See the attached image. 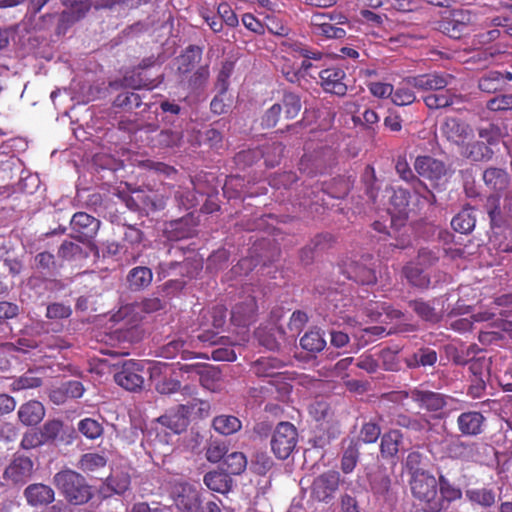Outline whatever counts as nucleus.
Instances as JSON below:
<instances>
[{"mask_svg": "<svg viewBox=\"0 0 512 512\" xmlns=\"http://www.w3.org/2000/svg\"><path fill=\"white\" fill-rule=\"evenodd\" d=\"M53 483L72 504H84L92 497L91 488L85 478L73 470L59 471L54 475Z\"/></svg>", "mask_w": 512, "mask_h": 512, "instance_id": "1", "label": "nucleus"}, {"mask_svg": "<svg viewBox=\"0 0 512 512\" xmlns=\"http://www.w3.org/2000/svg\"><path fill=\"white\" fill-rule=\"evenodd\" d=\"M413 497L424 504L426 512H435L438 480L429 472L411 476L409 481Z\"/></svg>", "mask_w": 512, "mask_h": 512, "instance_id": "2", "label": "nucleus"}, {"mask_svg": "<svg viewBox=\"0 0 512 512\" xmlns=\"http://www.w3.org/2000/svg\"><path fill=\"white\" fill-rule=\"evenodd\" d=\"M298 442L297 429L290 422H280L272 435L271 450L276 458L286 460L295 450Z\"/></svg>", "mask_w": 512, "mask_h": 512, "instance_id": "3", "label": "nucleus"}, {"mask_svg": "<svg viewBox=\"0 0 512 512\" xmlns=\"http://www.w3.org/2000/svg\"><path fill=\"white\" fill-rule=\"evenodd\" d=\"M414 169L420 177L429 180L434 188L444 189L448 176L445 162L431 156H418L414 161Z\"/></svg>", "mask_w": 512, "mask_h": 512, "instance_id": "4", "label": "nucleus"}, {"mask_svg": "<svg viewBox=\"0 0 512 512\" xmlns=\"http://www.w3.org/2000/svg\"><path fill=\"white\" fill-rule=\"evenodd\" d=\"M34 466L30 457L15 454L4 468L2 479L8 486H23L32 478Z\"/></svg>", "mask_w": 512, "mask_h": 512, "instance_id": "5", "label": "nucleus"}, {"mask_svg": "<svg viewBox=\"0 0 512 512\" xmlns=\"http://www.w3.org/2000/svg\"><path fill=\"white\" fill-rule=\"evenodd\" d=\"M341 475L337 471H327L317 476L311 487V496L313 499L329 503L336 491L339 489Z\"/></svg>", "mask_w": 512, "mask_h": 512, "instance_id": "6", "label": "nucleus"}, {"mask_svg": "<svg viewBox=\"0 0 512 512\" xmlns=\"http://www.w3.org/2000/svg\"><path fill=\"white\" fill-rule=\"evenodd\" d=\"M144 363L142 361L128 360L124 362L120 371L114 375L115 382L128 391H137L144 384Z\"/></svg>", "mask_w": 512, "mask_h": 512, "instance_id": "7", "label": "nucleus"}, {"mask_svg": "<svg viewBox=\"0 0 512 512\" xmlns=\"http://www.w3.org/2000/svg\"><path fill=\"white\" fill-rule=\"evenodd\" d=\"M475 14L470 10H454L451 18L441 25L442 32L452 39H460L469 32V27L475 22Z\"/></svg>", "mask_w": 512, "mask_h": 512, "instance_id": "8", "label": "nucleus"}, {"mask_svg": "<svg viewBox=\"0 0 512 512\" xmlns=\"http://www.w3.org/2000/svg\"><path fill=\"white\" fill-rule=\"evenodd\" d=\"M440 132L449 142L457 146H463L474 135L472 127L456 117L446 118L441 124Z\"/></svg>", "mask_w": 512, "mask_h": 512, "instance_id": "9", "label": "nucleus"}, {"mask_svg": "<svg viewBox=\"0 0 512 512\" xmlns=\"http://www.w3.org/2000/svg\"><path fill=\"white\" fill-rule=\"evenodd\" d=\"M457 429L464 437H477L487 428V419L476 410L461 412L456 418Z\"/></svg>", "mask_w": 512, "mask_h": 512, "instance_id": "10", "label": "nucleus"}, {"mask_svg": "<svg viewBox=\"0 0 512 512\" xmlns=\"http://www.w3.org/2000/svg\"><path fill=\"white\" fill-rule=\"evenodd\" d=\"M411 233L412 229L405 224L404 219L394 220L392 218L390 230L388 231L391 241L382 247L381 253L383 256L386 257L394 249L403 250L409 247L412 243Z\"/></svg>", "mask_w": 512, "mask_h": 512, "instance_id": "11", "label": "nucleus"}, {"mask_svg": "<svg viewBox=\"0 0 512 512\" xmlns=\"http://www.w3.org/2000/svg\"><path fill=\"white\" fill-rule=\"evenodd\" d=\"M438 352L430 346H420L403 357V362L411 370L427 371L434 369L438 362Z\"/></svg>", "mask_w": 512, "mask_h": 512, "instance_id": "12", "label": "nucleus"}, {"mask_svg": "<svg viewBox=\"0 0 512 512\" xmlns=\"http://www.w3.org/2000/svg\"><path fill=\"white\" fill-rule=\"evenodd\" d=\"M70 225L72 236L81 242H86L95 237L100 221L85 212H78L73 215Z\"/></svg>", "mask_w": 512, "mask_h": 512, "instance_id": "13", "label": "nucleus"}, {"mask_svg": "<svg viewBox=\"0 0 512 512\" xmlns=\"http://www.w3.org/2000/svg\"><path fill=\"white\" fill-rule=\"evenodd\" d=\"M367 259L362 257L360 260L346 262L344 273L347 278L363 285L374 284L377 280L376 274L371 265L366 263Z\"/></svg>", "mask_w": 512, "mask_h": 512, "instance_id": "14", "label": "nucleus"}, {"mask_svg": "<svg viewBox=\"0 0 512 512\" xmlns=\"http://www.w3.org/2000/svg\"><path fill=\"white\" fill-rule=\"evenodd\" d=\"M462 495L463 493L460 487L453 484L443 474H440L438 478V491L435 512L447 510L450 503L460 500Z\"/></svg>", "mask_w": 512, "mask_h": 512, "instance_id": "15", "label": "nucleus"}, {"mask_svg": "<svg viewBox=\"0 0 512 512\" xmlns=\"http://www.w3.org/2000/svg\"><path fill=\"white\" fill-rule=\"evenodd\" d=\"M393 468L377 465L374 470L367 473L371 491L378 496H387L392 486Z\"/></svg>", "mask_w": 512, "mask_h": 512, "instance_id": "16", "label": "nucleus"}, {"mask_svg": "<svg viewBox=\"0 0 512 512\" xmlns=\"http://www.w3.org/2000/svg\"><path fill=\"white\" fill-rule=\"evenodd\" d=\"M409 396L412 401L418 404L422 409L430 412H436L443 409L448 400V396L428 390L413 389L410 391Z\"/></svg>", "mask_w": 512, "mask_h": 512, "instance_id": "17", "label": "nucleus"}, {"mask_svg": "<svg viewBox=\"0 0 512 512\" xmlns=\"http://www.w3.org/2000/svg\"><path fill=\"white\" fill-rule=\"evenodd\" d=\"M321 86L328 92L337 96H344L347 92V85L343 82L346 73L339 67H332L322 70L319 73Z\"/></svg>", "mask_w": 512, "mask_h": 512, "instance_id": "18", "label": "nucleus"}, {"mask_svg": "<svg viewBox=\"0 0 512 512\" xmlns=\"http://www.w3.org/2000/svg\"><path fill=\"white\" fill-rule=\"evenodd\" d=\"M404 83L419 91H437L444 89L448 85V79L438 73H429L406 77Z\"/></svg>", "mask_w": 512, "mask_h": 512, "instance_id": "19", "label": "nucleus"}, {"mask_svg": "<svg viewBox=\"0 0 512 512\" xmlns=\"http://www.w3.org/2000/svg\"><path fill=\"white\" fill-rule=\"evenodd\" d=\"M435 300L426 301L422 298L409 300L408 307L422 320L436 324L443 318V312L436 308Z\"/></svg>", "mask_w": 512, "mask_h": 512, "instance_id": "20", "label": "nucleus"}, {"mask_svg": "<svg viewBox=\"0 0 512 512\" xmlns=\"http://www.w3.org/2000/svg\"><path fill=\"white\" fill-rule=\"evenodd\" d=\"M160 424L170 429L173 433L179 434L186 430L189 424L187 409L184 406L178 405L170 409L166 414L158 418Z\"/></svg>", "mask_w": 512, "mask_h": 512, "instance_id": "21", "label": "nucleus"}, {"mask_svg": "<svg viewBox=\"0 0 512 512\" xmlns=\"http://www.w3.org/2000/svg\"><path fill=\"white\" fill-rule=\"evenodd\" d=\"M175 269H179V274L191 278L202 269V263L197 259L196 255H194L193 258H186L183 262L161 263L159 265V274L166 277L173 274L172 270Z\"/></svg>", "mask_w": 512, "mask_h": 512, "instance_id": "22", "label": "nucleus"}, {"mask_svg": "<svg viewBox=\"0 0 512 512\" xmlns=\"http://www.w3.org/2000/svg\"><path fill=\"white\" fill-rule=\"evenodd\" d=\"M24 496L29 505L37 507L52 503L55 498V493L50 486L36 483L26 487Z\"/></svg>", "mask_w": 512, "mask_h": 512, "instance_id": "23", "label": "nucleus"}, {"mask_svg": "<svg viewBox=\"0 0 512 512\" xmlns=\"http://www.w3.org/2000/svg\"><path fill=\"white\" fill-rule=\"evenodd\" d=\"M484 184L490 190L503 192L510 185V175L505 169L498 167H489L483 171Z\"/></svg>", "mask_w": 512, "mask_h": 512, "instance_id": "24", "label": "nucleus"}, {"mask_svg": "<svg viewBox=\"0 0 512 512\" xmlns=\"http://www.w3.org/2000/svg\"><path fill=\"white\" fill-rule=\"evenodd\" d=\"M256 302L248 297L244 302L235 305L231 312V322L236 326L246 327L254 321Z\"/></svg>", "mask_w": 512, "mask_h": 512, "instance_id": "25", "label": "nucleus"}, {"mask_svg": "<svg viewBox=\"0 0 512 512\" xmlns=\"http://www.w3.org/2000/svg\"><path fill=\"white\" fill-rule=\"evenodd\" d=\"M45 416V409L39 401H28L18 410V418L26 426L37 425Z\"/></svg>", "mask_w": 512, "mask_h": 512, "instance_id": "26", "label": "nucleus"}, {"mask_svg": "<svg viewBox=\"0 0 512 512\" xmlns=\"http://www.w3.org/2000/svg\"><path fill=\"white\" fill-rule=\"evenodd\" d=\"M475 225V210L470 205L464 206L451 220L453 230L461 234H470Z\"/></svg>", "mask_w": 512, "mask_h": 512, "instance_id": "27", "label": "nucleus"}, {"mask_svg": "<svg viewBox=\"0 0 512 512\" xmlns=\"http://www.w3.org/2000/svg\"><path fill=\"white\" fill-rule=\"evenodd\" d=\"M272 246L271 240L263 239L258 243H255L251 249V257L255 262V266L258 264L267 265L276 260L278 257V249Z\"/></svg>", "mask_w": 512, "mask_h": 512, "instance_id": "28", "label": "nucleus"}, {"mask_svg": "<svg viewBox=\"0 0 512 512\" xmlns=\"http://www.w3.org/2000/svg\"><path fill=\"white\" fill-rule=\"evenodd\" d=\"M461 155L474 162H486L492 159L494 152L484 141H474L462 146Z\"/></svg>", "mask_w": 512, "mask_h": 512, "instance_id": "29", "label": "nucleus"}, {"mask_svg": "<svg viewBox=\"0 0 512 512\" xmlns=\"http://www.w3.org/2000/svg\"><path fill=\"white\" fill-rule=\"evenodd\" d=\"M403 435L399 430L393 429L384 433L381 437L380 453L383 458H394L399 452Z\"/></svg>", "mask_w": 512, "mask_h": 512, "instance_id": "30", "label": "nucleus"}, {"mask_svg": "<svg viewBox=\"0 0 512 512\" xmlns=\"http://www.w3.org/2000/svg\"><path fill=\"white\" fill-rule=\"evenodd\" d=\"M181 489V493L175 499L177 508L182 512H196L199 507L197 491L188 484L182 485Z\"/></svg>", "mask_w": 512, "mask_h": 512, "instance_id": "31", "label": "nucleus"}, {"mask_svg": "<svg viewBox=\"0 0 512 512\" xmlns=\"http://www.w3.org/2000/svg\"><path fill=\"white\" fill-rule=\"evenodd\" d=\"M478 88L488 94H493L505 90V83L502 79V72L491 70L484 73L478 79Z\"/></svg>", "mask_w": 512, "mask_h": 512, "instance_id": "32", "label": "nucleus"}, {"mask_svg": "<svg viewBox=\"0 0 512 512\" xmlns=\"http://www.w3.org/2000/svg\"><path fill=\"white\" fill-rule=\"evenodd\" d=\"M121 86L125 89L131 88L133 90L141 88L153 89L157 86V83L147 76L146 71L137 69L124 76Z\"/></svg>", "mask_w": 512, "mask_h": 512, "instance_id": "33", "label": "nucleus"}, {"mask_svg": "<svg viewBox=\"0 0 512 512\" xmlns=\"http://www.w3.org/2000/svg\"><path fill=\"white\" fill-rule=\"evenodd\" d=\"M465 496L472 504L484 509L492 507L496 502L495 491L485 487L467 489Z\"/></svg>", "mask_w": 512, "mask_h": 512, "instance_id": "34", "label": "nucleus"}, {"mask_svg": "<svg viewBox=\"0 0 512 512\" xmlns=\"http://www.w3.org/2000/svg\"><path fill=\"white\" fill-rule=\"evenodd\" d=\"M477 448V443L456 439L448 443L446 451L451 458L469 460L474 456Z\"/></svg>", "mask_w": 512, "mask_h": 512, "instance_id": "35", "label": "nucleus"}, {"mask_svg": "<svg viewBox=\"0 0 512 512\" xmlns=\"http://www.w3.org/2000/svg\"><path fill=\"white\" fill-rule=\"evenodd\" d=\"M300 346L310 353L321 352L326 346L324 333L320 329L307 331L300 339Z\"/></svg>", "mask_w": 512, "mask_h": 512, "instance_id": "36", "label": "nucleus"}, {"mask_svg": "<svg viewBox=\"0 0 512 512\" xmlns=\"http://www.w3.org/2000/svg\"><path fill=\"white\" fill-rule=\"evenodd\" d=\"M127 280L132 289L140 290L151 283L152 272L147 267H135L129 272Z\"/></svg>", "mask_w": 512, "mask_h": 512, "instance_id": "37", "label": "nucleus"}, {"mask_svg": "<svg viewBox=\"0 0 512 512\" xmlns=\"http://www.w3.org/2000/svg\"><path fill=\"white\" fill-rule=\"evenodd\" d=\"M403 274L407 281L414 287L425 289L430 284V279L424 271L412 264L406 265L403 268Z\"/></svg>", "mask_w": 512, "mask_h": 512, "instance_id": "38", "label": "nucleus"}, {"mask_svg": "<svg viewBox=\"0 0 512 512\" xmlns=\"http://www.w3.org/2000/svg\"><path fill=\"white\" fill-rule=\"evenodd\" d=\"M187 409L188 420L204 419L210 415V403L201 399L193 398L182 404Z\"/></svg>", "mask_w": 512, "mask_h": 512, "instance_id": "39", "label": "nucleus"}, {"mask_svg": "<svg viewBox=\"0 0 512 512\" xmlns=\"http://www.w3.org/2000/svg\"><path fill=\"white\" fill-rule=\"evenodd\" d=\"M359 447L358 442L351 440L349 445L345 448L341 459V470L345 474L351 473L359 459Z\"/></svg>", "mask_w": 512, "mask_h": 512, "instance_id": "40", "label": "nucleus"}, {"mask_svg": "<svg viewBox=\"0 0 512 512\" xmlns=\"http://www.w3.org/2000/svg\"><path fill=\"white\" fill-rule=\"evenodd\" d=\"M285 365L283 360L270 357H262L254 363L255 373L259 376H272L274 370Z\"/></svg>", "mask_w": 512, "mask_h": 512, "instance_id": "41", "label": "nucleus"}, {"mask_svg": "<svg viewBox=\"0 0 512 512\" xmlns=\"http://www.w3.org/2000/svg\"><path fill=\"white\" fill-rule=\"evenodd\" d=\"M281 105L286 119H294L302 107L300 96L293 92L284 93Z\"/></svg>", "mask_w": 512, "mask_h": 512, "instance_id": "42", "label": "nucleus"}, {"mask_svg": "<svg viewBox=\"0 0 512 512\" xmlns=\"http://www.w3.org/2000/svg\"><path fill=\"white\" fill-rule=\"evenodd\" d=\"M486 108L494 113L512 112V94H499L486 102Z\"/></svg>", "mask_w": 512, "mask_h": 512, "instance_id": "43", "label": "nucleus"}, {"mask_svg": "<svg viewBox=\"0 0 512 512\" xmlns=\"http://www.w3.org/2000/svg\"><path fill=\"white\" fill-rule=\"evenodd\" d=\"M107 459L98 453H86L79 461V468L84 472H94L105 467Z\"/></svg>", "mask_w": 512, "mask_h": 512, "instance_id": "44", "label": "nucleus"}, {"mask_svg": "<svg viewBox=\"0 0 512 512\" xmlns=\"http://www.w3.org/2000/svg\"><path fill=\"white\" fill-rule=\"evenodd\" d=\"M380 435L381 428L379 424L374 420H370L363 423L358 435L357 442H362L365 444L375 443L379 439Z\"/></svg>", "mask_w": 512, "mask_h": 512, "instance_id": "45", "label": "nucleus"}, {"mask_svg": "<svg viewBox=\"0 0 512 512\" xmlns=\"http://www.w3.org/2000/svg\"><path fill=\"white\" fill-rule=\"evenodd\" d=\"M412 86H408L402 81L401 85L392 92L391 99L395 105L406 106L412 104L416 100Z\"/></svg>", "mask_w": 512, "mask_h": 512, "instance_id": "46", "label": "nucleus"}, {"mask_svg": "<svg viewBox=\"0 0 512 512\" xmlns=\"http://www.w3.org/2000/svg\"><path fill=\"white\" fill-rule=\"evenodd\" d=\"M247 467V458L242 452H233L226 457V474L240 475Z\"/></svg>", "mask_w": 512, "mask_h": 512, "instance_id": "47", "label": "nucleus"}, {"mask_svg": "<svg viewBox=\"0 0 512 512\" xmlns=\"http://www.w3.org/2000/svg\"><path fill=\"white\" fill-rule=\"evenodd\" d=\"M78 430L88 439H97L103 434L102 424L92 418H84L78 423Z\"/></svg>", "mask_w": 512, "mask_h": 512, "instance_id": "48", "label": "nucleus"}, {"mask_svg": "<svg viewBox=\"0 0 512 512\" xmlns=\"http://www.w3.org/2000/svg\"><path fill=\"white\" fill-rule=\"evenodd\" d=\"M141 103L142 100L139 94L128 90L119 93L114 100V105L116 107L124 108L126 110L138 108Z\"/></svg>", "mask_w": 512, "mask_h": 512, "instance_id": "49", "label": "nucleus"}, {"mask_svg": "<svg viewBox=\"0 0 512 512\" xmlns=\"http://www.w3.org/2000/svg\"><path fill=\"white\" fill-rule=\"evenodd\" d=\"M395 169L400 178L408 183H411L415 190H417V185H422V181L414 175L405 158L399 157L397 159Z\"/></svg>", "mask_w": 512, "mask_h": 512, "instance_id": "50", "label": "nucleus"}, {"mask_svg": "<svg viewBox=\"0 0 512 512\" xmlns=\"http://www.w3.org/2000/svg\"><path fill=\"white\" fill-rule=\"evenodd\" d=\"M273 460L266 452H257L251 460V470L258 475H265L272 467Z\"/></svg>", "mask_w": 512, "mask_h": 512, "instance_id": "51", "label": "nucleus"}, {"mask_svg": "<svg viewBox=\"0 0 512 512\" xmlns=\"http://www.w3.org/2000/svg\"><path fill=\"white\" fill-rule=\"evenodd\" d=\"M390 202L399 214L398 219H403L402 216L406 215L409 206L410 193L405 189H398L394 191Z\"/></svg>", "mask_w": 512, "mask_h": 512, "instance_id": "52", "label": "nucleus"}, {"mask_svg": "<svg viewBox=\"0 0 512 512\" xmlns=\"http://www.w3.org/2000/svg\"><path fill=\"white\" fill-rule=\"evenodd\" d=\"M63 4L69 8V14L72 20H79L91 7V0H62Z\"/></svg>", "mask_w": 512, "mask_h": 512, "instance_id": "53", "label": "nucleus"}, {"mask_svg": "<svg viewBox=\"0 0 512 512\" xmlns=\"http://www.w3.org/2000/svg\"><path fill=\"white\" fill-rule=\"evenodd\" d=\"M284 149L285 146L280 142H273L270 146L265 147V150L262 151V157L265 158V163L271 167L279 164Z\"/></svg>", "mask_w": 512, "mask_h": 512, "instance_id": "54", "label": "nucleus"}, {"mask_svg": "<svg viewBox=\"0 0 512 512\" xmlns=\"http://www.w3.org/2000/svg\"><path fill=\"white\" fill-rule=\"evenodd\" d=\"M35 267L43 272L52 274L57 270V264L53 254L41 252L35 256Z\"/></svg>", "mask_w": 512, "mask_h": 512, "instance_id": "55", "label": "nucleus"}, {"mask_svg": "<svg viewBox=\"0 0 512 512\" xmlns=\"http://www.w3.org/2000/svg\"><path fill=\"white\" fill-rule=\"evenodd\" d=\"M425 456L419 451H411L407 455L405 466L408 469L411 476L417 475L418 473H426L427 471L422 468Z\"/></svg>", "mask_w": 512, "mask_h": 512, "instance_id": "56", "label": "nucleus"}, {"mask_svg": "<svg viewBox=\"0 0 512 512\" xmlns=\"http://www.w3.org/2000/svg\"><path fill=\"white\" fill-rule=\"evenodd\" d=\"M41 385V379L35 377L33 373H25L24 375L15 379L12 383V390L19 391L25 389H32Z\"/></svg>", "mask_w": 512, "mask_h": 512, "instance_id": "57", "label": "nucleus"}, {"mask_svg": "<svg viewBox=\"0 0 512 512\" xmlns=\"http://www.w3.org/2000/svg\"><path fill=\"white\" fill-rule=\"evenodd\" d=\"M478 136L490 147L499 142L501 138V129L495 124H490L487 127L478 129Z\"/></svg>", "mask_w": 512, "mask_h": 512, "instance_id": "58", "label": "nucleus"}, {"mask_svg": "<svg viewBox=\"0 0 512 512\" xmlns=\"http://www.w3.org/2000/svg\"><path fill=\"white\" fill-rule=\"evenodd\" d=\"M440 92L434 93L435 100L439 103V109L452 106L454 104H460L463 102V96L455 94L451 90H439Z\"/></svg>", "mask_w": 512, "mask_h": 512, "instance_id": "59", "label": "nucleus"}, {"mask_svg": "<svg viewBox=\"0 0 512 512\" xmlns=\"http://www.w3.org/2000/svg\"><path fill=\"white\" fill-rule=\"evenodd\" d=\"M205 485L212 491L224 493V473L220 471H211L204 476Z\"/></svg>", "mask_w": 512, "mask_h": 512, "instance_id": "60", "label": "nucleus"}, {"mask_svg": "<svg viewBox=\"0 0 512 512\" xmlns=\"http://www.w3.org/2000/svg\"><path fill=\"white\" fill-rule=\"evenodd\" d=\"M201 50L199 47H190L180 58L179 70L183 73L189 72L193 63L200 59Z\"/></svg>", "mask_w": 512, "mask_h": 512, "instance_id": "61", "label": "nucleus"}, {"mask_svg": "<svg viewBox=\"0 0 512 512\" xmlns=\"http://www.w3.org/2000/svg\"><path fill=\"white\" fill-rule=\"evenodd\" d=\"M36 347L37 343L35 340L29 338H20L16 343L6 344L5 350L9 355L14 356L16 352L27 353Z\"/></svg>", "mask_w": 512, "mask_h": 512, "instance_id": "62", "label": "nucleus"}, {"mask_svg": "<svg viewBox=\"0 0 512 512\" xmlns=\"http://www.w3.org/2000/svg\"><path fill=\"white\" fill-rule=\"evenodd\" d=\"M71 313V308L61 303L50 304L46 309V317L52 320L68 318Z\"/></svg>", "mask_w": 512, "mask_h": 512, "instance_id": "63", "label": "nucleus"}, {"mask_svg": "<svg viewBox=\"0 0 512 512\" xmlns=\"http://www.w3.org/2000/svg\"><path fill=\"white\" fill-rule=\"evenodd\" d=\"M62 423L58 420L47 421L39 431L44 443L54 440L60 433Z\"/></svg>", "mask_w": 512, "mask_h": 512, "instance_id": "64", "label": "nucleus"}]
</instances>
